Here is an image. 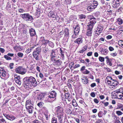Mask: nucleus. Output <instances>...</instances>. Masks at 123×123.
Segmentation results:
<instances>
[{
	"label": "nucleus",
	"mask_w": 123,
	"mask_h": 123,
	"mask_svg": "<svg viewBox=\"0 0 123 123\" xmlns=\"http://www.w3.org/2000/svg\"><path fill=\"white\" fill-rule=\"evenodd\" d=\"M24 86L26 88H30L31 86H35L37 85V82L34 77H31L24 79Z\"/></svg>",
	"instance_id": "nucleus-1"
},
{
	"label": "nucleus",
	"mask_w": 123,
	"mask_h": 123,
	"mask_svg": "<svg viewBox=\"0 0 123 123\" xmlns=\"http://www.w3.org/2000/svg\"><path fill=\"white\" fill-rule=\"evenodd\" d=\"M21 17H22L24 20L26 21H31L33 19L31 16L28 14H24L21 15Z\"/></svg>",
	"instance_id": "nucleus-2"
},
{
	"label": "nucleus",
	"mask_w": 123,
	"mask_h": 123,
	"mask_svg": "<svg viewBox=\"0 0 123 123\" xmlns=\"http://www.w3.org/2000/svg\"><path fill=\"white\" fill-rule=\"evenodd\" d=\"M15 71L16 73L22 74H25L26 72L25 70L21 67H19L16 68Z\"/></svg>",
	"instance_id": "nucleus-3"
},
{
	"label": "nucleus",
	"mask_w": 123,
	"mask_h": 123,
	"mask_svg": "<svg viewBox=\"0 0 123 123\" xmlns=\"http://www.w3.org/2000/svg\"><path fill=\"white\" fill-rule=\"evenodd\" d=\"M6 72L4 70L3 68L0 67V76L5 77L6 74Z\"/></svg>",
	"instance_id": "nucleus-4"
},
{
	"label": "nucleus",
	"mask_w": 123,
	"mask_h": 123,
	"mask_svg": "<svg viewBox=\"0 0 123 123\" xmlns=\"http://www.w3.org/2000/svg\"><path fill=\"white\" fill-rule=\"evenodd\" d=\"M113 80L111 77H107L106 81V82H107V84H111Z\"/></svg>",
	"instance_id": "nucleus-5"
},
{
	"label": "nucleus",
	"mask_w": 123,
	"mask_h": 123,
	"mask_svg": "<svg viewBox=\"0 0 123 123\" xmlns=\"http://www.w3.org/2000/svg\"><path fill=\"white\" fill-rule=\"evenodd\" d=\"M32 105L30 100H28L26 101L25 103V106L26 108H28L31 105L32 106Z\"/></svg>",
	"instance_id": "nucleus-6"
},
{
	"label": "nucleus",
	"mask_w": 123,
	"mask_h": 123,
	"mask_svg": "<svg viewBox=\"0 0 123 123\" xmlns=\"http://www.w3.org/2000/svg\"><path fill=\"white\" fill-rule=\"evenodd\" d=\"M116 96L117 98L120 99L122 98L123 100V90L122 91V93L118 92L117 93Z\"/></svg>",
	"instance_id": "nucleus-7"
},
{
	"label": "nucleus",
	"mask_w": 123,
	"mask_h": 123,
	"mask_svg": "<svg viewBox=\"0 0 123 123\" xmlns=\"http://www.w3.org/2000/svg\"><path fill=\"white\" fill-rule=\"evenodd\" d=\"M56 95V93L54 91L51 92L50 94V95H49L48 97L49 98H54L55 97Z\"/></svg>",
	"instance_id": "nucleus-8"
},
{
	"label": "nucleus",
	"mask_w": 123,
	"mask_h": 123,
	"mask_svg": "<svg viewBox=\"0 0 123 123\" xmlns=\"http://www.w3.org/2000/svg\"><path fill=\"white\" fill-rule=\"evenodd\" d=\"M31 36H34L36 34L35 30L32 28H31L29 30Z\"/></svg>",
	"instance_id": "nucleus-9"
},
{
	"label": "nucleus",
	"mask_w": 123,
	"mask_h": 123,
	"mask_svg": "<svg viewBox=\"0 0 123 123\" xmlns=\"http://www.w3.org/2000/svg\"><path fill=\"white\" fill-rule=\"evenodd\" d=\"M118 82L116 81L115 80H112V82L111 83V86H113L114 87H115L118 84Z\"/></svg>",
	"instance_id": "nucleus-10"
},
{
	"label": "nucleus",
	"mask_w": 123,
	"mask_h": 123,
	"mask_svg": "<svg viewBox=\"0 0 123 123\" xmlns=\"http://www.w3.org/2000/svg\"><path fill=\"white\" fill-rule=\"evenodd\" d=\"M79 28H80L78 25L76 26L74 30V33H75L78 34V33L80 31Z\"/></svg>",
	"instance_id": "nucleus-11"
},
{
	"label": "nucleus",
	"mask_w": 123,
	"mask_h": 123,
	"mask_svg": "<svg viewBox=\"0 0 123 123\" xmlns=\"http://www.w3.org/2000/svg\"><path fill=\"white\" fill-rule=\"evenodd\" d=\"M44 96V94L42 93L38 94L37 97V98L38 100L43 99Z\"/></svg>",
	"instance_id": "nucleus-12"
},
{
	"label": "nucleus",
	"mask_w": 123,
	"mask_h": 123,
	"mask_svg": "<svg viewBox=\"0 0 123 123\" xmlns=\"http://www.w3.org/2000/svg\"><path fill=\"white\" fill-rule=\"evenodd\" d=\"M56 109L58 113H62L63 110L62 108L58 106L56 108Z\"/></svg>",
	"instance_id": "nucleus-13"
},
{
	"label": "nucleus",
	"mask_w": 123,
	"mask_h": 123,
	"mask_svg": "<svg viewBox=\"0 0 123 123\" xmlns=\"http://www.w3.org/2000/svg\"><path fill=\"white\" fill-rule=\"evenodd\" d=\"M26 109L28 110V111L29 113H31L34 109L33 107L31 105L28 108Z\"/></svg>",
	"instance_id": "nucleus-14"
},
{
	"label": "nucleus",
	"mask_w": 123,
	"mask_h": 123,
	"mask_svg": "<svg viewBox=\"0 0 123 123\" xmlns=\"http://www.w3.org/2000/svg\"><path fill=\"white\" fill-rule=\"evenodd\" d=\"M48 16L49 17H52L53 18H55V16L53 13V12L52 11H50L49 13Z\"/></svg>",
	"instance_id": "nucleus-15"
},
{
	"label": "nucleus",
	"mask_w": 123,
	"mask_h": 123,
	"mask_svg": "<svg viewBox=\"0 0 123 123\" xmlns=\"http://www.w3.org/2000/svg\"><path fill=\"white\" fill-rule=\"evenodd\" d=\"M82 82L84 84H86L88 83V80L87 78H85L84 77H82Z\"/></svg>",
	"instance_id": "nucleus-16"
},
{
	"label": "nucleus",
	"mask_w": 123,
	"mask_h": 123,
	"mask_svg": "<svg viewBox=\"0 0 123 123\" xmlns=\"http://www.w3.org/2000/svg\"><path fill=\"white\" fill-rule=\"evenodd\" d=\"M65 36L67 37L69 35V32L68 29L67 28L65 29L64 31Z\"/></svg>",
	"instance_id": "nucleus-17"
},
{
	"label": "nucleus",
	"mask_w": 123,
	"mask_h": 123,
	"mask_svg": "<svg viewBox=\"0 0 123 123\" xmlns=\"http://www.w3.org/2000/svg\"><path fill=\"white\" fill-rule=\"evenodd\" d=\"M75 42L77 43L78 44L82 43V40H81V38H78L75 41Z\"/></svg>",
	"instance_id": "nucleus-18"
},
{
	"label": "nucleus",
	"mask_w": 123,
	"mask_h": 123,
	"mask_svg": "<svg viewBox=\"0 0 123 123\" xmlns=\"http://www.w3.org/2000/svg\"><path fill=\"white\" fill-rule=\"evenodd\" d=\"M92 33V31L91 30H87L86 35L88 36H91Z\"/></svg>",
	"instance_id": "nucleus-19"
},
{
	"label": "nucleus",
	"mask_w": 123,
	"mask_h": 123,
	"mask_svg": "<svg viewBox=\"0 0 123 123\" xmlns=\"http://www.w3.org/2000/svg\"><path fill=\"white\" fill-rule=\"evenodd\" d=\"M116 114L118 116H121L122 115L123 113L120 111H116Z\"/></svg>",
	"instance_id": "nucleus-20"
},
{
	"label": "nucleus",
	"mask_w": 123,
	"mask_h": 123,
	"mask_svg": "<svg viewBox=\"0 0 123 123\" xmlns=\"http://www.w3.org/2000/svg\"><path fill=\"white\" fill-rule=\"evenodd\" d=\"M119 45L123 47V42L122 40H120L118 42Z\"/></svg>",
	"instance_id": "nucleus-21"
},
{
	"label": "nucleus",
	"mask_w": 123,
	"mask_h": 123,
	"mask_svg": "<svg viewBox=\"0 0 123 123\" xmlns=\"http://www.w3.org/2000/svg\"><path fill=\"white\" fill-rule=\"evenodd\" d=\"M14 76L15 78V81L17 80H18L20 79V76H17L15 74L14 75Z\"/></svg>",
	"instance_id": "nucleus-22"
},
{
	"label": "nucleus",
	"mask_w": 123,
	"mask_h": 123,
	"mask_svg": "<svg viewBox=\"0 0 123 123\" xmlns=\"http://www.w3.org/2000/svg\"><path fill=\"white\" fill-rule=\"evenodd\" d=\"M9 117V119L12 121L14 120L15 117L13 116H8Z\"/></svg>",
	"instance_id": "nucleus-23"
},
{
	"label": "nucleus",
	"mask_w": 123,
	"mask_h": 123,
	"mask_svg": "<svg viewBox=\"0 0 123 123\" xmlns=\"http://www.w3.org/2000/svg\"><path fill=\"white\" fill-rule=\"evenodd\" d=\"M6 122L5 120L3 119L0 118V123H6Z\"/></svg>",
	"instance_id": "nucleus-24"
},
{
	"label": "nucleus",
	"mask_w": 123,
	"mask_h": 123,
	"mask_svg": "<svg viewBox=\"0 0 123 123\" xmlns=\"http://www.w3.org/2000/svg\"><path fill=\"white\" fill-rule=\"evenodd\" d=\"M43 104L41 102H40L37 104V105L40 107H41L43 105Z\"/></svg>",
	"instance_id": "nucleus-25"
},
{
	"label": "nucleus",
	"mask_w": 123,
	"mask_h": 123,
	"mask_svg": "<svg viewBox=\"0 0 123 123\" xmlns=\"http://www.w3.org/2000/svg\"><path fill=\"white\" fill-rule=\"evenodd\" d=\"M87 47L86 46H85L83 48V50L80 51V53H82L83 51H85L87 49Z\"/></svg>",
	"instance_id": "nucleus-26"
},
{
	"label": "nucleus",
	"mask_w": 123,
	"mask_h": 123,
	"mask_svg": "<svg viewBox=\"0 0 123 123\" xmlns=\"http://www.w3.org/2000/svg\"><path fill=\"white\" fill-rule=\"evenodd\" d=\"M91 24H89V25L88 27V30H91L93 26Z\"/></svg>",
	"instance_id": "nucleus-27"
},
{
	"label": "nucleus",
	"mask_w": 123,
	"mask_h": 123,
	"mask_svg": "<svg viewBox=\"0 0 123 123\" xmlns=\"http://www.w3.org/2000/svg\"><path fill=\"white\" fill-rule=\"evenodd\" d=\"M99 60L101 62H103L104 61V58L103 57H99Z\"/></svg>",
	"instance_id": "nucleus-28"
},
{
	"label": "nucleus",
	"mask_w": 123,
	"mask_h": 123,
	"mask_svg": "<svg viewBox=\"0 0 123 123\" xmlns=\"http://www.w3.org/2000/svg\"><path fill=\"white\" fill-rule=\"evenodd\" d=\"M55 55L54 51H52L51 53V56L53 58L55 57Z\"/></svg>",
	"instance_id": "nucleus-29"
},
{
	"label": "nucleus",
	"mask_w": 123,
	"mask_h": 123,
	"mask_svg": "<svg viewBox=\"0 0 123 123\" xmlns=\"http://www.w3.org/2000/svg\"><path fill=\"white\" fill-rule=\"evenodd\" d=\"M118 24L119 25L121 24L122 23V20L120 18H119L118 19Z\"/></svg>",
	"instance_id": "nucleus-30"
},
{
	"label": "nucleus",
	"mask_w": 123,
	"mask_h": 123,
	"mask_svg": "<svg viewBox=\"0 0 123 123\" xmlns=\"http://www.w3.org/2000/svg\"><path fill=\"white\" fill-rule=\"evenodd\" d=\"M15 81L16 83L19 85H20L21 84V81L20 80V79L18 80H16Z\"/></svg>",
	"instance_id": "nucleus-31"
},
{
	"label": "nucleus",
	"mask_w": 123,
	"mask_h": 123,
	"mask_svg": "<svg viewBox=\"0 0 123 123\" xmlns=\"http://www.w3.org/2000/svg\"><path fill=\"white\" fill-rule=\"evenodd\" d=\"M18 55L19 57H22L23 55V54L21 53H18L17 54Z\"/></svg>",
	"instance_id": "nucleus-32"
},
{
	"label": "nucleus",
	"mask_w": 123,
	"mask_h": 123,
	"mask_svg": "<svg viewBox=\"0 0 123 123\" xmlns=\"http://www.w3.org/2000/svg\"><path fill=\"white\" fill-rule=\"evenodd\" d=\"M57 121L55 119V118H53L52 120V123H56Z\"/></svg>",
	"instance_id": "nucleus-33"
},
{
	"label": "nucleus",
	"mask_w": 123,
	"mask_h": 123,
	"mask_svg": "<svg viewBox=\"0 0 123 123\" xmlns=\"http://www.w3.org/2000/svg\"><path fill=\"white\" fill-rule=\"evenodd\" d=\"M4 57L7 60H10L11 59V58L8 56L7 55H5L4 56Z\"/></svg>",
	"instance_id": "nucleus-34"
},
{
	"label": "nucleus",
	"mask_w": 123,
	"mask_h": 123,
	"mask_svg": "<svg viewBox=\"0 0 123 123\" xmlns=\"http://www.w3.org/2000/svg\"><path fill=\"white\" fill-rule=\"evenodd\" d=\"M79 17L80 19H82V18H86V16L84 15H80Z\"/></svg>",
	"instance_id": "nucleus-35"
},
{
	"label": "nucleus",
	"mask_w": 123,
	"mask_h": 123,
	"mask_svg": "<svg viewBox=\"0 0 123 123\" xmlns=\"http://www.w3.org/2000/svg\"><path fill=\"white\" fill-rule=\"evenodd\" d=\"M38 53L37 52H34L33 53V55L34 56H38Z\"/></svg>",
	"instance_id": "nucleus-36"
},
{
	"label": "nucleus",
	"mask_w": 123,
	"mask_h": 123,
	"mask_svg": "<svg viewBox=\"0 0 123 123\" xmlns=\"http://www.w3.org/2000/svg\"><path fill=\"white\" fill-rule=\"evenodd\" d=\"M13 63H12L10 64L9 65V67L10 69H12L13 68Z\"/></svg>",
	"instance_id": "nucleus-37"
},
{
	"label": "nucleus",
	"mask_w": 123,
	"mask_h": 123,
	"mask_svg": "<svg viewBox=\"0 0 123 123\" xmlns=\"http://www.w3.org/2000/svg\"><path fill=\"white\" fill-rule=\"evenodd\" d=\"M96 21L94 20L93 21L92 20H91L90 21V24L92 25L93 26V25L94 24L96 23Z\"/></svg>",
	"instance_id": "nucleus-38"
},
{
	"label": "nucleus",
	"mask_w": 123,
	"mask_h": 123,
	"mask_svg": "<svg viewBox=\"0 0 123 123\" xmlns=\"http://www.w3.org/2000/svg\"><path fill=\"white\" fill-rule=\"evenodd\" d=\"M88 10L89 11H91L92 10V8L91 6H89L87 8Z\"/></svg>",
	"instance_id": "nucleus-39"
},
{
	"label": "nucleus",
	"mask_w": 123,
	"mask_h": 123,
	"mask_svg": "<svg viewBox=\"0 0 123 123\" xmlns=\"http://www.w3.org/2000/svg\"><path fill=\"white\" fill-rule=\"evenodd\" d=\"M74 33V34L72 36V37L73 38H75V37H76V36L78 34H76L75 33Z\"/></svg>",
	"instance_id": "nucleus-40"
},
{
	"label": "nucleus",
	"mask_w": 123,
	"mask_h": 123,
	"mask_svg": "<svg viewBox=\"0 0 123 123\" xmlns=\"http://www.w3.org/2000/svg\"><path fill=\"white\" fill-rule=\"evenodd\" d=\"M109 50L111 51H113L114 50V48L113 47L111 46L110 47H109Z\"/></svg>",
	"instance_id": "nucleus-41"
},
{
	"label": "nucleus",
	"mask_w": 123,
	"mask_h": 123,
	"mask_svg": "<svg viewBox=\"0 0 123 123\" xmlns=\"http://www.w3.org/2000/svg\"><path fill=\"white\" fill-rule=\"evenodd\" d=\"M94 102L96 103V104L98 103L99 102L98 101L97 99L95 98L94 99Z\"/></svg>",
	"instance_id": "nucleus-42"
},
{
	"label": "nucleus",
	"mask_w": 123,
	"mask_h": 123,
	"mask_svg": "<svg viewBox=\"0 0 123 123\" xmlns=\"http://www.w3.org/2000/svg\"><path fill=\"white\" fill-rule=\"evenodd\" d=\"M0 51L2 53H3L5 51V50L3 49L0 48Z\"/></svg>",
	"instance_id": "nucleus-43"
},
{
	"label": "nucleus",
	"mask_w": 123,
	"mask_h": 123,
	"mask_svg": "<svg viewBox=\"0 0 123 123\" xmlns=\"http://www.w3.org/2000/svg\"><path fill=\"white\" fill-rule=\"evenodd\" d=\"M92 52H88L87 54V55L88 56H90L92 55Z\"/></svg>",
	"instance_id": "nucleus-44"
},
{
	"label": "nucleus",
	"mask_w": 123,
	"mask_h": 123,
	"mask_svg": "<svg viewBox=\"0 0 123 123\" xmlns=\"http://www.w3.org/2000/svg\"><path fill=\"white\" fill-rule=\"evenodd\" d=\"M91 95L92 97H94L95 96V94L94 92H92L91 93Z\"/></svg>",
	"instance_id": "nucleus-45"
},
{
	"label": "nucleus",
	"mask_w": 123,
	"mask_h": 123,
	"mask_svg": "<svg viewBox=\"0 0 123 123\" xmlns=\"http://www.w3.org/2000/svg\"><path fill=\"white\" fill-rule=\"evenodd\" d=\"M33 123H41L38 121L37 120H36L34 121L33 122Z\"/></svg>",
	"instance_id": "nucleus-46"
},
{
	"label": "nucleus",
	"mask_w": 123,
	"mask_h": 123,
	"mask_svg": "<svg viewBox=\"0 0 123 123\" xmlns=\"http://www.w3.org/2000/svg\"><path fill=\"white\" fill-rule=\"evenodd\" d=\"M119 108L121 110L123 111V106H119Z\"/></svg>",
	"instance_id": "nucleus-47"
},
{
	"label": "nucleus",
	"mask_w": 123,
	"mask_h": 123,
	"mask_svg": "<svg viewBox=\"0 0 123 123\" xmlns=\"http://www.w3.org/2000/svg\"><path fill=\"white\" fill-rule=\"evenodd\" d=\"M102 103L104 104V105L105 106H107L108 105V102L104 103L103 102Z\"/></svg>",
	"instance_id": "nucleus-48"
},
{
	"label": "nucleus",
	"mask_w": 123,
	"mask_h": 123,
	"mask_svg": "<svg viewBox=\"0 0 123 123\" xmlns=\"http://www.w3.org/2000/svg\"><path fill=\"white\" fill-rule=\"evenodd\" d=\"M80 66V65L79 64H77L75 65V66H74V68H76L79 67Z\"/></svg>",
	"instance_id": "nucleus-49"
},
{
	"label": "nucleus",
	"mask_w": 123,
	"mask_h": 123,
	"mask_svg": "<svg viewBox=\"0 0 123 123\" xmlns=\"http://www.w3.org/2000/svg\"><path fill=\"white\" fill-rule=\"evenodd\" d=\"M99 97L101 99H103L105 98V97L103 95H100L99 96Z\"/></svg>",
	"instance_id": "nucleus-50"
},
{
	"label": "nucleus",
	"mask_w": 123,
	"mask_h": 123,
	"mask_svg": "<svg viewBox=\"0 0 123 123\" xmlns=\"http://www.w3.org/2000/svg\"><path fill=\"white\" fill-rule=\"evenodd\" d=\"M107 39H111L112 38V37L111 35H109L107 36L106 37Z\"/></svg>",
	"instance_id": "nucleus-51"
},
{
	"label": "nucleus",
	"mask_w": 123,
	"mask_h": 123,
	"mask_svg": "<svg viewBox=\"0 0 123 123\" xmlns=\"http://www.w3.org/2000/svg\"><path fill=\"white\" fill-rule=\"evenodd\" d=\"M36 69L39 72H40V68L39 67H38V66H37V67H36Z\"/></svg>",
	"instance_id": "nucleus-52"
},
{
	"label": "nucleus",
	"mask_w": 123,
	"mask_h": 123,
	"mask_svg": "<svg viewBox=\"0 0 123 123\" xmlns=\"http://www.w3.org/2000/svg\"><path fill=\"white\" fill-rule=\"evenodd\" d=\"M98 56V53L96 52L94 53V56L96 57H97Z\"/></svg>",
	"instance_id": "nucleus-53"
},
{
	"label": "nucleus",
	"mask_w": 123,
	"mask_h": 123,
	"mask_svg": "<svg viewBox=\"0 0 123 123\" xmlns=\"http://www.w3.org/2000/svg\"><path fill=\"white\" fill-rule=\"evenodd\" d=\"M24 11V10L22 9H20L18 10V11L19 12H21Z\"/></svg>",
	"instance_id": "nucleus-54"
},
{
	"label": "nucleus",
	"mask_w": 123,
	"mask_h": 123,
	"mask_svg": "<svg viewBox=\"0 0 123 123\" xmlns=\"http://www.w3.org/2000/svg\"><path fill=\"white\" fill-rule=\"evenodd\" d=\"M39 77L41 78H43V74L41 73L39 74Z\"/></svg>",
	"instance_id": "nucleus-55"
},
{
	"label": "nucleus",
	"mask_w": 123,
	"mask_h": 123,
	"mask_svg": "<svg viewBox=\"0 0 123 123\" xmlns=\"http://www.w3.org/2000/svg\"><path fill=\"white\" fill-rule=\"evenodd\" d=\"M39 10H37V15H39L40 14V12L39 11Z\"/></svg>",
	"instance_id": "nucleus-56"
},
{
	"label": "nucleus",
	"mask_w": 123,
	"mask_h": 123,
	"mask_svg": "<svg viewBox=\"0 0 123 123\" xmlns=\"http://www.w3.org/2000/svg\"><path fill=\"white\" fill-rule=\"evenodd\" d=\"M96 86V84L95 83H93L91 84V86L92 87H93Z\"/></svg>",
	"instance_id": "nucleus-57"
},
{
	"label": "nucleus",
	"mask_w": 123,
	"mask_h": 123,
	"mask_svg": "<svg viewBox=\"0 0 123 123\" xmlns=\"http://www.w3.org/2000/svg\"><path fill=\"white\" fill-rule=\"evenodd\" d=\"M97 110L96 109H94L92 110V111L93 113H96L97 112Z\"/></svg>",
	"instance_id": "nucleus-58"
},
{
	"label": "nucleus",
	"mask_w": 123,
	"mask_h": 123,
	"mask_svg": "<svg viewBox=\"0 0 123 123\" xmlns=\"http://www.w3.org/2000/svg\"><path fill=\"white\" fill-rule=\"evenodd\" d=\"M13 54H12L9 53L7 55L8 56H12L13 55Z\"/></svg>",
	"instance_id": "nucleus-59"
},
{
	"label": "nucleus",
	"mask_w": 123,
	"mask_h": 123,
	"mask_svg": "<svg viewBox=\"0 0 123 123\" xmlns=\"http://www.w3.org/2000/svg\"><path fill=\"white\" fill-rule=\"evenodd\" d=\"M85 67L84 66L83 67L81 68V70L83 71L85 69Z\"/></svg>",
	"instance_id": "nucleus-60"
},
{
	"label": "nucleus",
	"mask_w": 123,
	"mask_h": 123,
	"mask_svg": "<svg viewBox=\"0 0 123 123\" xmlns=\"http://www.w3.org/2000/svg\"><path fill=\"white\" fill-rule=\"evenodd\" d=\"M115 73L117 74H119V72L118 71H115Z\"/></svg>",
	"instance_id": "nucleus-61"
},
{
	"label": "nucleus",
	"mask_w": 123,
	"mask_h": 123,
	"mask_svg": "<svg viewBox=\"0 0 123 123\" xmlns=\"http://www.w3.org/2000/svg\"><path fill=\"white\" fill-rule=\"evenodd\" d=\"M93 4H94V5H97V2L95 1H94L93 2Z\"/></svg>",
	"instance_id": "nucleus-62"
},
{
	"label": "nucleus",
	"mask_w": 123,
	"mask_h": 123,
	"mask_svg": "<svg viewBox=\"0 0 123 123\" xmlns=\"http://www.w3.org/2000/svg\"><path fill=\"white\" fill-rule=\"evenodd\" d=\"M119 54H122V51L121 50H119Z\"/></svg>",
	"instance_id": "nucleus-63"
},
{
	"label": "nucleus",
	"mask_w": 123,
	"mask_h": 123,
	"mask_svg": "<svg viewBox=\"0 0 123 123\" xmlns=\"http://www.w3.org/2000/svg\"><path fill=\"white\" fill-rule=\"evenodd\" d=\"M100 40L101 41H104V39L103 38H101L100 39Z\"/></svg>",
	"instance_id": "nucleus-64"
}]
</instances>
